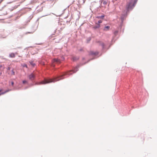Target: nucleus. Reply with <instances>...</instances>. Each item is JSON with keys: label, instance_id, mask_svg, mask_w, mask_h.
I'll list each match as a JSON object with an SVG mask.
<instances>
[{"label": "nucleus", "instance_id": "obj_8", "mask_svg": "<svg viewBox=\"0 0 157 157\" xmlns=\"http://www.w3.org/2000/svg\"><path fill=\"white\" fill-rule=\"evenodd\" d=\"M10 56L11 58H13L15 57V54L13 53H11L10 55Z\"/></svg>", "mask_w": 157, "mask_h": 157}, {"label": "nucleus", "instance_id": "obj_21", "mask_svg": "<svg viewBox=\"0 0 157 157\" xmlns=\"http://www.w3.org/2000/svg\"><path fill=\"white\" fill-rule=\"evenodd\" d=\"M103 3H105V4L106 3V2H103Z\"/></svg>", "mask_w": 157, "mask_h": 157}, {"label": "nucleus", "instance_id": "obj_5", "mask_svg": "<svg viewBox=\"0 0 157 157\" xmlns=\"http://www.w3.org/2000/svg\"><path fill=\"white\" fill-rule=\"evenodd\" d=\"M53 62H57L58 63H60V60L59 59H53Z\"/></svg>", "mask_w": 157, "mask_h": 157}, {"label": "nucleus", "instance_id": "obj_19", "mask_svg": "<svg viewBox=\"0 0 157 157\" xmlns=\"http://www.w3.org/2000/svg\"><path fill=\"white\" fill-rule=\"evenodd\" d=\"M24 67H26V68H27V66L26 65H25L24 66Z\"/></svg>", "mask_w": 157, "mask_h": 157}, {"label": "nucleus", "instance_id": "obj_17", "mask_svg": "<svg viewBox=\"0 0 157 157\" xmlns=\"http://www.w3.org/2000/svg\"><path fill=\"white\" fill-rule=\"evenodd\" d=\"M13 84H14V82H11V85H12V86H13Z\"/></svg>", "mask_w": 157, "mask_h": 157}, {"label": "nucleus", "instance_id": "obj_6", "mask_svg": "<svg viewBox=\"0 0 157 157\" xmlns=\"http://www.w3.org/2000/svg\"><path fill=\"white\" fill-rule=\"evenodd\" d=\"M109 28H110L109 26H106L104 28V30L105 31H107L109 30Z\"/></svg>", "mask_w": 157, "mask_h": 157}, {"label": "nucleus", "instance_id": "obj_9", "mask_svg": "<svg viewBox=\"0 0 157 157\" xmlns=\"http://www.w3.org/2000/svg\"><path fill=\"white\" fill-rule=\"evenodd\" d=\"M100 27V25L99 24L97 23V25L94 27L95 28H98Z\"/></svg>", "mask_w": 157, "mask_h": 157}, {"label": "nucleus", "instance_id": "obj_20", "mask_svg": "<svg viewBox=\"0 0 157 157\" xmlns=\"http://www.w3.org/2000/svg\"><path fill=\"white\" fill-rule=\"evenodd\" d=\"M10 67H9L8 68H7V70H10Z\"/></svg>", "mask_w": 157, "mask_h": 157}, {"label": "nucleus", "instance_id": "obj_12", "mask_svg": "<svg viewBox=\"0 0 157 157\" xmlns=\"http://www.w3.org/2000/svg\"><path fill=\"white\" fill-rule=\"evenodd\" d=\"M11 75H15V72H14L13 70H12L11 71Z\"/></svg>", "mask_w": 157, "mask_h": 157}, {"label": "nucleus", "instance_id": "obj_16", "mask_svg": "<svg viewBox=\"0 0 157 157\" xmlns=\"http://www.w3.org/2000/svg\"><path fill=\"white\" fill-rule=\"evenodd\" d=\"M73 60L74 61V60H76V58H75V57H74V58H73Z\"/></svg>", "mask_w": 157, "mask_h": 157}, {"label": "nucleus", "instance_id": "obj_13", "mask_svg": "<svg viewBox=\"0 0 157 157\" xmlns=\"http://www.w3.org/2000/svg\"><path fill=\"white\" fill-rule=\"evenodd\" d=\"M101 45L102 46L103 48H104L105 46L104 44L103 43H101Z\"/></svg>", "mask_w": 157, "mask_h": 157}, {"label": "nucleus", "instance_id": "obj_18", "mask_svg": "<svg viewBox=\"0 0 157 157\" xmlns=\"http://www.w3.org/2000/svg\"><path fill=\"white\" fill-rule=\"evenodd\" d=\"M2 74V72L0 71V75H1Z\"/></svg>", "mask_w": 157, "mask_h": 157}, {"label": "nucleus", "instance_id": "obj_10", "mask_svg": "<svg viewBox=\"0 0 157 157\" xmlns=\"http://www.w3.org/2000/svg\"><path fill=\"white\" fill-rule=\"evenodd\" d=\"M31 65L33 67H34L35 65V63H34L33 62L31 61L29 62Z\"/></svg>", "mask_w": 157, "mask_h": 157}, {"label": "nucleus", "instance_id": "obj_3", "mask_svg": "<svg viewBox=\"0 0 157 157\" xmlns=\"http://www.w3.org/2000/svg\"><path fill=\"white\" fill-rule=\"evenodd\" d=\"M28 77L29 79L33 80L35 78V75L33 73H32L29 75Z\"/></svg>", "mask_w": 157, "mask_h": 157}, {"label": "nucleus", "instance_id": "obj_2", "mask_svg": "<svg viewBox=\"0 0 157 157\" xmlns=\"http://www.w3.org/2000/svg\"><path fill=\"white\" fill-rule=\"evenodd\" d=\"M136 2L133 0H131L128 3L126 6V9L128 11L129 10H132L135 6Z\"/></svg>", "mask_w": 157, "mask_h": 157}, {"label": "nucleus", "instance_id": "obj_7", "mask_svg": "<svg viewBox=\"0 0 157 157\" xmlns=\"http://www.w3.org/2000/svg\"><path fill=\"white\" fill-rule=\"evenodd\" d=\"M2 91V90H0V96L2 94H5L6 93L8 92L9 90H6V91H5L4 92H2V93H1V92Z\"/></svg>", "mask_w": 157, "mask_h": 157}, {"label": "nucleus", "instance_id": "obj_14", "mask_svg": "<svg viewBox=\"0 0 157 157\" xmlns=\"http://www.w3.org/2000/svg\"><path fill=\"white\" fill-rule=\"evenodd\" d=\"M22 82L23 84L27 83H28L27 81L26 80L23 81Z\"/></svg>", "mask_w": 157, "mask_h": 157}, {"label": "nucleus", "instance_id": "obj_15", "mask_svg": "<svg viewBox=\"0 0 157 157\" xmlns=\"http://www.w3.org/2000/svg\"><path fill=\"white\" fill-rule=\"evenodd\" d=\"M98 24H99L100 23H101L102 22V21L101 20H99L98 21Z\"/></svg>", "mask_w": 157, "mask_h": 157}, {"label": "nucleus", "instance_id": "obj_1", "mask_svg": "<svg viewBox=\"0 0 157 157\" xmlns=\"http://www.w3.org/2000/svg\"><path fill=\"white\" fill-rule=\"evenodd\" d=\"M76 70L74 69V70H71L66 72H65V73H64L62 75H60L58 77L56 78H54L53 79H45L44 81H41L40 82H36V85L45 84L52 82H55L57 81H59L60 80L63 79V78H62V77L67 75H72V73H71V72H73V73H75L78 70V68L76 67Z\"/></svg>", "mask_w": 157, "mask_h": 157}, {"label": "nucleus", "instance_id": "obj_4", "mask_svg": "<svg viewBox=\"0 0 157 157\" xmlns=\"http://www.w3.org/2000/svg\"><path fill=\"white\" fill-rule=\"evenodd\" d=\"M98 52H94L93 51H90L89 52V54L90 55H93L94 56H96L98 55Z\"/></svg>", "mask_w": 157, "mask_h": 157}, {"label": "nucleus", "instance_id": "obj_11", "mask_svg": "<svg viewBox=\"0 0 157 157\" xmlns=\"http://www.w3.org/2000/svg\"><path fill=\"white\" fill-rule=\"evenodd\" d=\"M104 17V15H101V16H98L97 17V18H103Z\"/></svg>", "mask_w": 157, "mask_h": 157}]
</instances>
